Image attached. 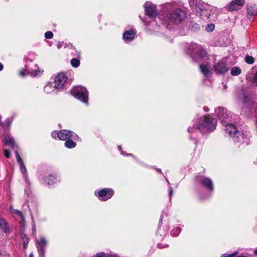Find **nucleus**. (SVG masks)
<instances>
[{
	"label": "nucleus",
	"instance_id": "obj_1",
	"mask_svg": "<svg viewBox=\"0 0 257 257\" xmlns=\"http://www.w3.org/2000/svg\"><path fill=\"white\" fill-rule=\"evenodd\" d=\"M163 10L167 19L172 23H180L186 17V12L177 7L175 2L165 4L163 7Z\"/></svg>",
	"mask_w": 257,
	"mask_h": 257
},
{
	"label": "nucleus",
	"instance_id": "obj_2",
	"mask_svg": "<svg viewBox=\"0 0 257 257\" xmlns=\"http://www.w3.org/2000/svg\"><path fill=\"white\" fill-rule=\"evenodd\" d=\"M217 124L216 119L210 116H203L197 118L193 126H189L188 131L190 133H196L199 130L204 133L214 130Z\"/></svg>",
	"mask_w": 257,
	"mask_h": 257
},
{
	"label": "nucleus",
	"instance_id": "obj_3",
	"mask_svg": "<svg viewBox=\"0 0 257 257\" xmlns=\"http://www.w3.org/2000/svg\"><path fill=\"white\" fill-rule=\"evenodd\" d=\"M189 4L194 8L196 12L200 14L203 20L207 19L216 9L215 7L204 3L202 0H189Z\"/></svg>",
	"mask_w": 257,
	"mask_h": 257
},
{
	"label": "nucleus",
	"instance_id": "obj_4",
	"mask_svg": "<svg viewBox=\"0 0 257 257\" xmlns=\"http://www.w3.org/2000/svg\"><path fill=\"white\" fill-rule=\"evenodd\" d=\"M187 53L194 61H198L207 57V52L202 47L196 43H191L188 47Z\"/></svg>",
	"mask_w": 257,
	"mask_h": 257
},
{
	"label": "nucleus",
	"instance_id": "obj_5",
	"mask_svg": "<svg viewBox=\"0 0 257 257\" xmlns=\"http://www.w3.org/2000/svg\"><path fill=\"white\" fill-rule=\"evenodd\" d=\"M71 94L82 102L88 104V92L86 88L81 86L74 87L71 90Z\"/></svg>",
	"mask_w": 257,
	"mask_h": 257
},
{
	"label": "nucleus",
	"instance_id": "obj_6",
	"mask_svg": "<svg viewBox=\"0 0 257 257\" xmlns=\"http://www.w3.org/2000/svg\"><path fill=\"white\" fill-rule=\"evenodd\" d=\"M51 136L54 139L59 138L61 140L66 141L70 138L75 140H80V137L77 134L68 130H62L58 132L54 131L51 133Z\"/></svg>",
	"mask_w": 257,
	"mask_h": 257
},
{
	"label": "nucleus",
	"instance_id": "obj_7",
	"mask_svg": "<svg viewBox=\"0 0 257 257\" xmlns=\"http://www.w3.org/2000/svg\"><path fill=\"white\" fill-rule=\"evenodd\" d=\"M250 137V133L247 131H244L241 133L238 132L237 134L233 136V140L235 143L247 145L249 144Z\"/></svg>",
	"mask_w": 257,
	"mask_h": 257
},
{
	"label": "nucleus",
	"instance_id": "obj_8",
	"mask_svg": "<svg viewBox=\"0 0 257 257\" xmlns=\"http://www.w3.org/2000/svg\"><path fill=\"white\" fill-rule=\"evenodd\" d=\"M95 195L98 197L100 200L105 201L112 197L114 195V191L111 188H104L98 191H96Z\"/></svg>",
	"mask_w": 257,
	"mask_h": 257
},
{
	"label": "nucleus",
	"instance_id": "obj_9",
	"mask_svg": "<svg viewBox=\"0 0 257 257\" xmlns=\"http://www.w3.org/2000/svg\"><path fill=\"white\" fill-rule=\"evenodd\" d=\"M196 180L198 183L208 190L213 191L214 185L210 178L200 175L196 177Z\"/></svg>",
	"mask_w": 257,
	"mask_h": 257
},
{
	"label": "nucleus",
	"instance_id": "obj_10",
	"mask_svg": "<svg viewBox=\"0 0 257 257\" xmlns=\"http://www.w3.org/2000/svg\"><path fill=\"white\" fill-rule=\"evenodd\" d=\"M47 244L46 239L44 236H40L36 240V246L39 252V257H44L45 247Z\"/></svg>",
	"mask_w": 257,
	"mask_h": 257
},
{
	"label": "nucleus",
	"instance_id": "obj_11",
	"mask_svg": "<svg viewBox=\"0 0 257 257\" xmlns=\"http://www.w3.org/2000/svg\"><path fill=\"white\" fill-rule=\"evenodd\" d=\"M144 8L145 14L148 15L150 18H154L157 15L156 6L150 1L146 2L144 3Z\"/></svg>",
	"mask_w": 257,
	"mask_h": 257
},
{
	"label": "nucleus",
	"instance_id": "obj_12",
	"mask_svg": "<svg viewBox=\"0 0 257 257\" xmlns=\"http://www.w3.org/2000/svg\"><path fill=\"white\" fill-rule=\"evenodd\" d=\"M67 80V77L64 73H58L54 79L55 87L56 89L63 88Z\"/></svg>",
	"mask_w": 257,
	"mask_h": 257
},
{
	"label": "nucleus",
	"instance_id": "obj_13",
	"mask_svg": "<svg viewBox=\"0 0 257 257\" xmlns=\"http://www.w3.org/2000/svg\"><path fill=\"white\" fill-rule=\"evenodd\" d=\"M215 113L218 117L219 119L223 123H226L227 120L230 117V113L227 109L223 107H218L215 110Z\"/></svg>",
	"mask_w": 257,
	"mask_h": 257
},
{
	"label": "nucleus",
	"instance_id": "obj_14",
	"mask_svg": "<svg viewBox=\"0 0 257 257\" xmlns=\"http://www.w3.org/2000/svg\"><path fill=\"white\" fill-rule=\"evenodd\" d=\"M16 160L19 165L20 169L21 170V172L22 174H23V176L24 179H25L26 183L28 182V178H27V169L25 166V164L23 163V161L20 156V155L19 154L18 151L17 150L15 152Z\"/></svg>",
	"mask_w": 257,
	"mask_h": 257
},
{
	"label": "nucleus",
	"instance_id": "obj_15",
	"mask_svg": "<svg viewBox=\"0 0 257 257\" xmlns=\"http://www.w3.org/2000/svg\"><path fill=\"white\" fill-rule=\"evenodd\" d=\"M245 4V0H232L228 6L229 11L240 9Z\"/></svg>",
	"mask_w": 257,
	"mask_h": 257
},
{
	"label": "nucleus",
	"instance_id": "obj_16",
	"mask_svg": "<svg viewBox=\"0 0 257 257\" xmlns=\"http://www.w3.org/2000/svg\"><path fill=\"white\" fill-rule=\"evenodd\" d=\"M26 70L29 75L34 77L41 75L43 72V70L38 67L37 64H34L33 66L28 65V68Z\"/></svg>",
	"mask_w": 257,
	"mask_h": 257
},
{
	"label": "nucleus",
	"instance_id": "obj_17",
	"mask_svg": "<svg viewBox=\"0 0 257 257\" xmlns=\"http://www.w3.org/2000/svg\"><path fill=\"white\" fill-rule=\"evenodd\" d=\"M214 71L217 74H222L228 71V69L225 63L218 62L214 66Z\"/></svg>",
	"mask_w": 257,
	"mask_h": 257
},
{
	"label": "nucleus",
	"instance_id": "obj_18",
	"mask_svg": "<svg viewBox=\"0 0 257 257\" xmlns=\"http://www.w3.org/2000/svg\"><path fill=\"white\" fill-rule=\"evenodd\" d=\"M136 34V31L134 29H130L124 32L123 38L124 40L128 43L132 41Z\"/></svg>",
	"mask_w": 257,
	"mask_h": 257
},
{
	"label": "nucleus",
	"instance_id": "obj_19",
	"mask_svg": "<svg viewBox=\"0 0 257 257\" xmlns=\"http://www.w3.org/2000/svg\"><path fill=\"white\" fill-rule=\"evenodd\" d=\"M225 132L233 139V136H235L237 134L238 131L233 124L228 123L225 126Z\"/></svg>",
	"mask_w": 257,
	"mask_h": 257
},
{
	"label": "nucleus",
	"instance_id": "obj_20",
	"mask_svg": "<svg viewBox=\"0 0 257 257\" xmlns=\"http://www.w3.org/2000/svg\"><path fill=\"white\" fill-rule=\"evenodd\" d=\"M4 142L5 145L10 146L12 149L14 148L15 147L17 148V145L15 143L14 139L9 136L5 137Z\"/></svg>",
	"mask_w": 257,
	"mask_h": 257
},
{
	"label": "nucleus",
	"instance_id": "obj_21",
	"mask_svg": "<svg viewBox=\"0 0 257 257\" xmlns=\"http://www.w3.org/2000/svg\"><path fill=\"white\" fill-rule=\"evenodd\" d=\"M55 89H56L55 87V85H53L52 82H48L45 85L44 88V91L47 94H49L52 92H53Z\"/></svg>",
	"mask_w": 257,
	"mask_h": 257
},
{
	"label": "nucleus",
	"instance_id": "obj_22",
	"mask_svg": "<svg viewBox=\"0 0 257 257\" xmlns=\"http://www.w3.org/2000/svg\"><path fill=\"white\" fill-rule=\"evenodd\" d=\"M56 178L53 175L48 176L46 178H44V183L47 185H52L56 182Z\"/></svg>",
	"mask_w": 257,
	"mask_h": 257
},
{
	"label": "nucleus",
	"instance_id": "obj_23",
	"mask_svg": "<svg viewBox=\"0 0 257 257\" xmlns=\"http://www.w3.org/2000/svg\"><path fill=\"white\" fill-rule=\"evenodd\" d=\"M247 16L249 19L251 17L257 15V10L252 6H247Z\"/></svg>",
	"mask_w": 257,
	"mask_h": 257
},
{
	"label": "nucleus",
	"instance_id": "obj_24",
	"mask_svg": "<svg viewBox=\"0 0 257 257\" xmlns=\"http://www.w3.org/2000/svg\"><path fill=\"white\" fill-rule=\"evenodd\" d=\"M200 68L202 73L205 76H207L210 73V67L208 64H201Z\"/></svg>",
	"mask_w": 257,
	"mask_h": 257
},
{
	"label": "nucleus",
	"instance_id": "obj_25",
	"mask_svg": "<svg viewBox=\"0 0 257 257\" xmlns=\"http://www.w3.org/2000/svg\"><path fill=\"white\" fill-rule=\"evenodd\" d=\"M0 229L5 233L9 232V228L7 223L4 219H0Z\"/></svg>",
	"mask_w": 257,
	"mask_h": 257
},
{
	"label": "nucleus",
	"instance_id": "obj_26",
	"mask_svg": "<svg viewBox=\"0 0 257 257\" xmlns=\"http://www.w3.org/2000/svg\"><path fill=\"white\" fill-rule=\"evenodd\" d=\"M78 58H73L71 60V64L72 67L74 68H77L79 66L80 64V61L79 59L80 54H78Z\"/></svg>",
	"mask_w": 257,
	"mask_h": 257
},
{
	"label": "nucleus",
	"instance_id": "obj_27",
	"mask_svg": "<svg viewBox=\"0 0 257 257\" xmlns=\"http://www.w3.org/2000/svg\"><path fill=\"white\" fill-rule=\"evenodd\" d=\"M76 146V143L73 141L71 139H68L65 142V146L69 149H72L75 147Z\"/></svg>",
	"mask_w": 257,
	"mask_h": 257
},
{
	"label": "nucleus",
	"instance_id": "obj_28",
	"mask_svg": "<svg viewBox=\"0 0 257 257\" xmlns=\"http://www.w3.org/2000/svg\"><path fill=\"white\" fill-rule=\"evenodd\" d=\"M241 70L240 68L234 67L231 70V74L233 76L239 75L241 73Z\"/></svg>",
	"mask_w": 257,
	"mask_h": 257
},
{
	"label": "nucleus",
	"instance_id": "obj_29",
	"mask_svg": "<svg viewBox=\"0 0 257 257\" xmlns=\"http://www.w3.org/2000/svg\"><path fill=\"white\" fill-rule=\"evenodd\" d=\"M12 121L13 119L12 118H9L5 121L4 123L0 122V125L4 127H9L11 125Z\"/></svg>",
	"mask_w": 257,
	"mask_h": 257
},
{
	"label": "nucleus",
	"instance_id": "obj_30",
	"mask_svg": "<svg viewBox=\"0 0 257 257\" xmlns=\"http://www.w3.org/2000/svg\"><path fill=\"white\" fill-rule=\"evenodd\" d=\"M250 81L252 84L257 86V71L253 74L250 78Z\"/></svg>",
	"mask_w": 257,
	"mask_h": 257
},
{
	"label": "nucleus",
	"instance_id": "obj_31",
	"mask_svg": "<svg viewBox=\"0 0 257 257\" xmlns=\"http://www.w3.org/2000/svg\"><path fill=\"white\" fill-rule=\"evenodd\" d=\"M28 68V65H27L26 66V68L24 69V70H22L21 71H19V75L21 76V77H24L27 74H29L27 72V69Z\"/></svg>",
	"mask_w": 257,
	"mask_h": 257
},
{
	"label": "nucleus",
	"instance_id": "obj_32",
	"mask_svg": "<svg viewBox=\"0 0 257 257\" xmlns=\"http://www.w3.org/2000/svg\"><path fill=\"white\" fill-rule=\"evenodd\" d=\"M215 26L213 24H207L206 26V30L207 32H212L214 30Z\"/></svg>",
	"mask_w": 257,
	"mask_h": 257
},
{
	"label": "nucleus",
	"instance_id": "obj_33",
	"mask_svg": "<svg viewBox=\"0 0 257 257\" xmlns=\"http://www.w3.org/2000/svg\"><path fill=\"white\" fill-rule=\"evenodd\" d=\"M31 219H32V231H33V234L36 235V228L35 227V222L34 221V218L33 215L31 216Z\"/></svg>",
	"mask_w": 257,
	"mask_h": 257
},
{
	"label": "nucleus",
	"instance_id": "obj_34",
	"mask_svg": "<svg viewBox=\"0 0 257 257\" xmlns=\"http://www.w3.org/2000/svg\"><path fill=\"white\" fill-rule=\"evenodd\" d=\"M245 61L248 64H253L254 62V59L252 56H248L245 58Z\"/></svg>",
	"mask_w": 257,
	"mask_h": 257
},
{
	"label": "nucleus",
	"instance_id": "obj_35",
	"mask_svg": "<svg viewBox=\"0 0 257 257\" xmlns=\"http://www.w3.org/2000/svg\"><path fill=\"white\" fill-rule=\"evenodd\" d=\"M180 231H181V230L179 228H176L172 230L171 234L173 236H177L179 234Z\"/></svg>",
	"mask_w": 257,
	"mask_h": 257
},
{
	"label": "nucleus",
	"instance_id": "obj_36",
	"mask_svg": "<svg viewBox=\"0 0 257 257\" xmlns=\"http://www.w3.org/2000/svg\"><path fill=\"white\" fill-rule=\"evenodd\" d=\"M95 257H113L112 255H106L105 253L101 252L94 255Z\"/></svg>",
	"mask_w": 257,
	"mask_h": 257
},
{
	"label": "nucleus",
	"instance_id": "obj_37",
	"mask_svg": "<svg viewBox=\"0 0 257 257\" xmlns=\"http://www.w3.org/2000/svg\"><path fill=\"white\" fill-rule=\"evenodd\" d=\"M53 36V34L51 31H47L45 33V37L47 39H51Z\"/></svg>",
	"mask_w": 257,
	"mask_h": 257
},
{
	"label": "nucleus",
	"instance_id": "obj_38",
	"mask_svg": "<svg viewBox=\"0 0 257 257\" xmlns=\"http://www.w3.org/2000/svg\"><path fill=\"white\" fill-rule=\"evenodd\" d=\"M238 254V252L237 251L233 253H232L231 254H224L222 255L221 257H234L236 255H237Z\"/></svg>",
	"mask_w": 257,
	"mask_h": 257
},
{
	"label": "nucleus",
	"instance_id": "obj_39",
	"mask_svg": "<svg viewBox=\"0 0 257 257\" xmlns=\"http://www.w3.org/2000/svg\"><path fill=\"white\" fill-rule=\"evenodd\" d=\"M13 212L15 214H18L19 216L21 217V218L23 219H24V216H23L22 213L18 210H17V209H14L13 210Z\"/></svg>",
	"mask_w": 257,
	"mask_h": 257
},
{
	"label": "nucleus",
	"instance_id": "obj_40",
	"mask_svg": "<svg viewBox=\"0 0 257 257\" xmlns=\"http://www.w3.org/2000/svg\"><path fill=\"white\" fill-rule=\"evenodd\" d=\"M4 155L7 158H9L10 156V151L7 149L4 150Z\"/></svg>",
	"mask_w": 257,
	"mask_h": 257
},
{
	"label": "nucleus",
	"instance_id": "obj_41",
	"mask_svg": "<svg viewBox=\"0 0 257 257\" xmlns=\"http://www.w3.org/2000/svg\"><path fill=\"white\" fill-rule=\"evenodd\" d=\"M172 196H173V190H172V188L170 186V188H169V197H170V199L171 198Z\"/></svg>",
	"mask_w": 257,
	"mask_h": 257
},
{
	"label": "nucleus",
	"instance_id": "obj_42",
	"mask_svg": "<svg viewBox=\"0 0 257 257\" xmlns=\"http://www.w3.org/2000/svg\"><path fill=\"white\" fill-rule=\"evenodd\" d=\"M28 242H24V244H23V247L24 248H26L27 247V246H28Z\"/></svg>",
	"mask_w": 257,
	"mask_h": 257
},
{
	"label": "nucleus",
	"instance_id": "obj_43",
	"mask_svg": "<svg viewBox=\"0 0 257 257\" xmlns=\"http://www.w3.org/2000/svg\"><path fill=\"white\" fill-rule=\"evenodd\" d=\"M190 138H191V139H193V138H192V136H190ZM193 142H194V144H197V139H195H195H193Z\"/></svg>",
	"mask_w": 257,
	"mask_h": 257
},
{
	"label": "nucleus",
	"instance_id": "obj_44",
	"mask_svg": "<svg viewBox=\"0 0 257 257\" xmlns=\"http://www.w3.org/2000/svg\"><path fill=\"white\" fill-rule=\"evenodd\" d=\"M203 109L205 112H208L209 111V108L206 106H204L203 107Z\"/></svg>",
	"mask_w": 257,
	"mask_h": 257
},
{
	"label": "nucleus",
	"instance_id": "obj_45",
	"mask_svg": "<svg viewBox=\"0 0 257 257\" xmlns=\"http://www.w3.org/2000/svg\"><path fill=\"white\" fill-rule=\"evenodd\" d=\"M247 101H248L247 98H245V99H244L245 105H247Z\"/></svg>",
	"mask_w": 257,
	"mask_h": 257
},
{
	"label": "nucleus",
	"instance_id": "obj_46",
	"mask_svg": "<svg viewBox=\"0 0 257 257\" xmlns=\"http://www.w3.org/2000/svg\"><path fill=\"white\" fill-rule=\"evenodd\" d=\"M3 69V64L0 63V71H2Z\"/></svg>",
	"mask_w": 257,
	"mask_h": 257
},
{
	"label": "nucleus",
	"instance_id": "obj_47",
	"mask_svg": "<svg viewBox=\"0 0 257 257\" xmlns=\"http://www.w3.org/2000/svg\"><path fill=\"white\" fill-rule=\"evenodd\" d=\"M61 44L59 43L57 45V47L58 49H60L61 48Z\"/></svg>",
	"mask_w": 257,
	"mask_h": 257
},
{
	"label": "nucleus",
	"instance_id": "obj_48",
	"mask_svg": "<svg viewBox=\"0 0 257 257\" xmlns=\"http://www.w3.org/2000/svg\"><path fill=\"white\" fill-rule=\"evenodd\" d=\"M227 87L226 85H225V84H223V88H224V89H226V88H227Z\"/></svg>",
	"mask_w": 257,
	"mask_h": 257
},
{
	"label": "nucleus",
	"instance_id": "obj_49",
	"mask_svg": "<svg viewBox=\"0 0 257 257\" xmlns=\"http://www.w3.org/2000/svg\"><path fill=\"white\" fill-rule=\"evenodd\" d=\"M29 257H33V254L32 253H31L29 255Z\"/></svg>",
	"mask_w": 257,
	"mask_h": 257
},
{
	"label": "nucleus",
	"instance_id": "obj_50",
	"mask_svg": "<svg viewBox=\"0 0 257 257\" xmlns=\"http://www.w3.org/2000/svg\"><path fill=\"white\" fill-rule=\"evenodd\" d=\"M254 253L255 255H257V249L256 250H255Z\"/></svg>",
	"mask_w": 257,
	"mask_h": 257
},
{
	"label": "nucleus",
	"instance_id": "obj_51",
	"mask_svg": "<svg viewBox=\"0 0 257 257\" xmlns=\"http://www.w3.org/2000/svg\"><path fill=\"white\" fill-rule=\"evenodd\" d=\"M118 149H119V150H121V146H118Z\"/></svg>",
	"mask_w": 257,
	"mask_h": 257
},
{
	"label": "nucleus",
	"instance_id": "obj_52",
	"mask_svg": "<svg viewBox=\"0 0 257 257\" xmlns=\"http://www.w3.org/2000/svg\"><path fill=\"white\" fill-rule=\"evenodd\" d=\"M166 181L168 182V183L170 185V183L167 179H166Z\"/></svg>",
	"mask_w": 257,
	"mask_h": 257
},
{
	"label": "nucleus",
	"instance_id": "obj_53",
	"mask_svg": "<svg viewBox=\"0 0 257 257\" xmlns=\"http://www.w3.org/2000/svg\"><path fill=\"white\" fill-rule=\"evenodd\" d=\"M256 104H255V103H253V106H254V107H255V105H256Z\"/></svg>",
	"mask_w": 257,
	"mask_h": 257
},
{
	"label": "nucleus",
	"instance_id": "obj_54",
	"mask_svg": "<svg viewBox=\"0 0 257 257\" xmlns=\"http://www.w3.org/2000/svg\"><path fill=\"white\" fill-rule=\"evenodd\" d=\"M127 155H128V156H132V155L131 154H127Z\"/></svg>",
	"mask_w": 257,
	"mask_h": 257
},
{
	"label": "nucleus",
	"instance_id": "obj_55",
	"mask_svg": "<svg viewBox=\"0 0 257 257\" xmlns=\"http://www.w3.org/2000/svg\"><path fill=\"white\" fill-rule=\"evenodd\" d=\"M160 230V228H159L158 232Z\"/></svg>",
	"mask_w": 257,
	"mask_h": 257
},
{
	"label": "nucleus",
	"instance_id": "obj_56",
	"mask_svg": "<svg viewBox=\"0 0 257 257\" xmlns=\"http://www.w3.org/2000/svg\"><path fill=\"white\" fill-rule=\"evenodd\" d=\"M92 257H95V256L94 255V256H93Z\"/></svg>",
	"mask_w": 257,
	"mask_h": 257
}]
</instances>
